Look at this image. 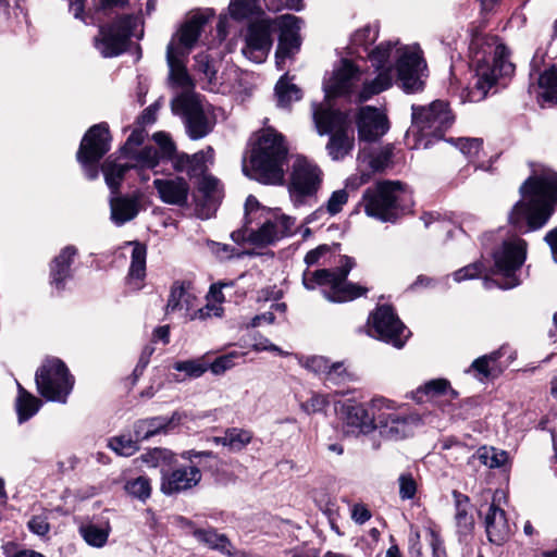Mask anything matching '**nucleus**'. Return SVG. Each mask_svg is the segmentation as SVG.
Returning a JSON list of instances; mask_svg holds the SVG:
<instances>
[{"instance_id": "obj_38", "label": "nucleus", "mask_w": 557, "mask_h": 557, "mask_svg": "<svg viewBox=\"0 0 557 557\" xmlns=\"http://www.w3.org/2000/svg\"><path fill=\"white\" fill-rule=\"evenodd\" d=\"M133 169L131 162L119 163L109 157L102 164L101 170L108 187L112 193H117L125 173Z\"/></svg>"}, {"instance_id": "obj_28", "label": "nucleus", "mask_w": 557, "mask_h": 557, "mask_svg": "<svg viewBox=\"0 0 557 557\" xmlns=\"http://www.w3.org/2000/svg\"><path fill=\"white\" fill-rule=\"evenodd\" d=\"M160 199L168 205L183 207L187 203L189 185L183 177L157 178L153 181Z\"/></svg>"}, {"instance_id": "obj_25", "label": "nucleus", "mask_w": 557, "mask_h": 557, "mask_svg": "<svg viewBox=\"0 0 557 557\" xmlns=\"http://www.w3.org/2000/svg\"><path fill=\"white\" fill-rule=\"evenodd\" d=\"M361 82V72L351 61L344 59L334 71L331 79L324 84L326 97H351L355 88Z\"/></svg>"}, {"instance_id": "obj_33", "label": "nucleus", "mask_w": 557, "mask_h": 557, "mask_svg": "<svg viewBox=\"0 0 557 557\" xmlns=\"http://www.w3.org/2000/svg\"><path fill=\"white\" fill-rule=\"evenodd\" d=\"M193 535L195 539L211 549L219 550L220 553L228 557H246V554L242 550L234 548L230 540L225 534L218 533L214 529H194Z\"/></svg>"}, {"instance_id": "obj_42", "label": "nucleus", "mask_w": 557, "mask_h": 557, "mask_svg": "<svg viewBox=\"0 0 557 557\" xmlns=\"http://www.w3.org/2000/svg\"><path fill=\"white\" fill-rule=\"evenodd\" d=\"M139 459L150 468L169 469L175 461V455L168 448L154 447L141 454Z\"/></svg>"}, {"instance_id": "obj_63", "label": "nucleus", "mask_w": 557, "mask_h": 557, "mask_svg": "<svg viewBox=\"0 0 557 557\" xmlns=\"http://www.w3.org/2000/svg\"><path fill=\"white\" fill-rule=\"evenodd\" d=\"M483 271V264L481 262H474L463 267L462 269L454 272L453 276L456 282L465 280H471L476 277Z\"/></svg>"}, {"instance_id": "obj_39", "label": "nucleus", "mask_w": 557, "mask_h": 557, "mask_svg": "<svg viewBox=\"0 0 557 557\" xmlns=\"http://www.w3.org/2000/svg\"><path fill=\"white\" fill-rule=\"evenodd\" d=\"M252 440V433L245 429L230 428L222 436L214 437L216 444L228 447L232 451H240Z\"/></svg>"}, {"instance_id": "obj_55", "label": "nucleus", "mask_w": 557, "mask_h": 557, "mask_svg": "<svg viewBox=\"0 0 557 557\" xmlns=\"http://www.w3.org/2000/svg\"><path fill=\"white\" fill-rule=\"evenodd\" d=\"M455 145L471 162L479 157L483 141L481 138H457Z\"/></svg>"}, {"instance_id": "obj_15", "label": "nucleus", "mask_w": 557, "mask_h": 557, "mask_svg": "<svg viewBox=\"0 0 557 557\" xmlns=\"http://www.w3.org/2000/svg\"><path fill=\"white\" fill-rule=\"evenodd\" d=\"M172 110L183 116L188 137L198 140L209 135L214 126V120L210 117L200 99L194 95L184 92L172 101Z\"/></svg>"}, {"instance_id": "obj_47", "label": "nucleus", "mask_w": 557, "mask_h": 557, "mask_svg": "<svg viewBox=\"0 0 557 557\" xmlns=\"http://www.w3.org/2000/svg\"><path fill=\"white\" fill-rule=\"evenodd\" d=\"M173 369L178 372H184L188 377L197 379L209 370V362L206 361L205 357H199L195 359L176 361L173 364Z\"/></svg>"}, {"instance_id": "obj_46", "label": "nucleus", "mask_w": 557, "mask_h": 557, "mask_svg": "<svg viewBox=\"0 0 557 557\" xmlns=\"http://www.w3.org/2000/svg\"><path fill=\"white\" fill-rule=\"evenodd\" d=\"M139 443L132 432L110 438L108 446L117 455L129 457L139 450Z\"/></svg>"}, {"instance_id": "obj_11", "label": "nucleus", "mask_w": 557, "mask_h": 557, "mask_svg": "<svg viewBox=\"0 0 557 557\" xmlns=\"http://www.w3.org/2000/svg\"><path fill=\"white\" fill-rule=\"evenodd\" d=\"M525 257V240L518 236L504 240L502 246L493 252L495 273L500 275V280L485 277L484 287L491 289L496 286L502 289H510L520 285L521 281L516 272L524 263Z\"/></svg>"}, {"instance_id": "obj_54", "label": "nucleus", "mask_w": 557, "mask_h": 557, "mask_svg": "<svg viewBox=\"0 0 557 557\" xmlns=\"http://www.w3.org/2000/svg\"><path fill=\"white\" fill-rule=\"evenodd\" d=\"M324 375L325 385H341L350 380V374L341 361L330 363Z\"/></svg>"}, {"instance_id": "obj_4", "label": "nucleus", "mask_w": 557, "mask_h": 557, "mask_svg": "<svg viewBox=\"0 0 557 557\" xmlns=\"http://www.w3.org/2000/svg\"><path fill=\"white\" fill-rule=\"evenodd\" d=\"M287 154L283 135L271 127L262 129L251 150L252 176L263 184H281Z\"/></svg>"}, {"instance_id": "obj_19", "label": "nucleus", "mask_w": 557, "mask_h": 557, "mask_svg": "<svg viewBox=\"0 0 557 557\" xmlns=\"http://www.w3.org/2000/svg\"><path fill=\"white\" fill-rule=\"evenodd\" d=\"M393 50L391 41L380 44L373 49H369L363 54L368 58L376 70H381L377 76L372 81H366L362 83V89L358 92L356 99L359 102L369 100L372 96L377 95L392 86L393 74L391 67H385L388 63Z\"/></svg>"}, {"instance_id": "obj_34", "label": "nucleus", "mask_w": 557, "mask_h": 557, "mask_svg": "<svg viewBox=\"0 0 557 557\" xmlns=\"http://www.w3.org/2000/svg\"><path fill=\"white\" fill-rule=\"evenodd\" d=\"M196 296L191 290V284L186 281H176L173 283L168 304L166 312L189 311L194 307Z\"/></svg>"}, {"instance_id": "obj_45", "label": "nucleus", "mask_w": 557, "mask_h": 557, "mask_svg": "<svg viewBox=\"0 0 557 557\" xmlns=\"http://www.w3.org/2000/svg\"><path fill=\"white\" fill-rule=\"evenodd\" d=\"M133 251L131 256V265L128 276L131 278L143 280L146 275L147 248L138 242H131Z\"/></svg>"}, {"instance_id": "obj_22", "label": "nucleus", "mask_w": 557, "mask_h": 557, "mask_svg": "<svg viewBox=\"0 0 557 557\" xmlns=\"http://www.w3.org/2000/svg\"><path fill=\"white\" fill-rule=\"evenodd\" d=\"M201 478V471L196 465L162 469L160 491L168 496L177 495L197 486Z\"/></svg>"}, {"instance_id": "obj_30", "label": "nucleus", "mask_w": 557, "mask_h": 557, "mask_svg": "<svg viewBox=\"0 0 557 557\" xmlns=\"http://www.w3.org/2000/svg\"><path fill=\"white\" fill-rule=\"evenodd\" d=\"M485 532L491 543L503 545L510 536L506 512L494 502L488 506L484 518Z\"/></svg>"}, {"instance_id": "obj_37", "label": "nucleus", "mask_w": 557, "mask_h": 557, "mask_svg": "<svg viewBox=\"0 0 557 557\" xmlns=\"http://www.w3.org/2000/svg\"><path fill=\"white\" fill-rule=\"evenodd\" d=\"M393 147L386 146L372 152L360 151L358 161L367 163L371 172H383L392 165Z\"/></svg>"}, {"instance_id": "obj_58", "label": "nucleus", "mask_w": 557, "mask_h": 557, "mask_svg": "<svg viewBox=\"0 0 557 557\" xmlns=\"http://www.w3.org/2000/svg\"><path fill=\"white\" fill-rule=\"evenodd\" d=\"M348 201V193L346 189H338L332 193L325 205V211L330 215L339 213Z\"/></svg>"}, {"instance_id": "obj_17", "label": "nucleus", "mask_w": 557, "mask_h": 557, "mask_svg": "<svg viewBox=\"0 0 557 557\" xmlns=\"http://www.w3.org/2000/svg\"><path fill=\"white\" fill-rule=\"evenodd\" d=\"M396 62L397 83L407 94H414L423 89L422 73L426 67L419 47H404L397 50Z\"/></svg>"}, {"instance_id": "obj_43", "label": "nucleus", "mask_w": 557, "mask_h": 557, "mask_svg": "<svg viewBox=\"0 0 557 557\" xmlns=\"http://www.w3.org/2000/svg\"><path fill=\"white\" fill-rule=\"evenodd\" d=\"M124 158L129 160L133 169H154L161 161L158 149L152 146L135 150Z\"/></svg>"}, {"instance_id": "obj_36", "label": "nucleus", "mask_w": 557, "mask_h": 557, "mask_svg": "<svg viewBox=\"0 0 557 557\" xmlns=\"http://www.w3.org/2000/svg\"><path fill=\"white\" fill-rule=\"evenodd\" d=\"M379 36V29L375 25H366L362 28L357 29L351 38L348 46L349 53L355 54L360 59H364L363 54L368 52L370 46L376 40Z\"/></svg>"}, {"instance_id": "obj_35", "label": "nucleus", "mask_w": 557, "mask_h": 557, "mask_svg": "<svg viewBox=\"0 0 557 557\" xmlns=\"http://www.w3.org/2000/svg\"><path fill=\"white\" fill-rule=\"evenodd\" d=\"M111 220L121 226L133 220L139 212V202L136 198L116 197L110 201Z\"/></svg>"}, {"instance_id": "obj_40", "label": "nucleus", "mask_w": 557, "mask_h": 557, "mask_svg": "<svg viewBox=\"0 0 557 557\" xmlns=\"http://www.w3.org/2000/svg\"><path fill=\"white\" fill-rule=\"evenodd\" d=\"M275 96L277 98V106L281 108H288L292 102L298 101L302 97V92L297 85L288 81L287 74L283 75L275 85Z\"/></svg>"}, {"instance_id": "obj_29", "label": "nucleus", "mask_w": 557, "mask_h": 557, "mask_svg": "<svg viewBox=\"0 0 557 557\" xmlns=\"http://www.w3.org/2000/svg\"><path fill=\"white\" fill-rule=\"evenodd\" d=\"M263 7L277 12L283 9V0H231L228 12L233 20L244 21L263 14Z\"/></svg>"}, {"instance_id": "obj_49", "label": "nucleus", "mask_w": 557, "mask_h": 557, "mask_svg": "<svg viewBox=\"0 0 557 557\" xmlns=\"http://www.w3.org/2000/svg\"><path fill=\"white\" fill-rule=\"evenodd\" d=\"M79 533L87 544L95 547H102L107 541L109 533L104 529L95 524H85L79 528Z\"/></svg>"}, {"instance_id": "obj_32", "label": "nucleus", "mask_w": 557, "mask_h": 557, "mask_svg": "<svg viewBox=\"0 0 557 557\" xmlns=\"http://www.w3.org/2000/svg\"><path fill=\"white\" fill-rule=\"evenodd\" d=\"M76 253L77 249L74 246H66L51 261L50 283L55 289H64L66 281L72 277L71 265Z\"/></svg>"}, {"instance_id": "obj_31", "label": "nucleus", "mask_w": 557, "mask_h": 557, "mask_svg": "<svg viewBox=\"0 0 557 557\" xmlns=\"http://www.w3.org/2000/svg\"><path fill=\"white\" fill-rule=\"evenodd\" d=\"M213 153L214 151L211 146L191 156L182 152L174 158V169L178 172H186L190 177L201 176L208 169L207 163H212Z\"/></svg>"}, {"instance_id": "obj_26", "label": "nucleus", "mask_w": 557, "mask_h": 557, "mask_svg": "<svg viewBox=\"0 0 557 557\" xmlns=\"http://www.w3.org/2000/svg\"><path fill=\"white\" fill-rule=\"evenodd\" d=\"M356 124L359 139L369 143L379 140L389 128L386 115L371 106L359 109Z\"/></svg>"}, {"instance_id": "obj_10", "label": "nucleus", "mask_w": 557, "mask_h": 557, "mask_svg": "<svg viewBox=\"0 0 557 557\" xmlns=\"http://www.w3.org/2000/svg\"><path fill=\"white\" fill-rule=\"evenodd\" d=\"M370 409L376 413L375 430L381 437L388 441H400L413 434L421 424V417L413 411L396 406L384 397H375Z\"/></svg>"}, {"instance_id": "obj_50", "label": "nucleus", "mask_w": 557, "mask_h": 557, "mask_svg": "<svg viewBox=\"0 0 557 557\" xmlns=\"http://www.w3.org/2000/svg\"><path fill=\"white\" fill-rule=\"evenodd\" d=\"M124 488L131 496L143 502L149 498L151 494L150 480L146 476L128 480Z\"/></svg>"}, {"instance_id": "obj_57", "label": "nucleus", "mask_w": 557, "mask_h": 557, "mask_svg": "<svg viewBox=\"0 0 557 557\" xmlns=\"http://www.w3.org/2000/svg\"><path fill=\"white\" fill-rule=\"evenodd\" d=\"M329 405L330 400L327 396L313 393L307 401L301 404V409L308 414H313L323 412L329 407Z\"/></svg>"}, {"instance_id": "obj_6", "label": "nucleus", "mask_w": 557, "mask_h": 557, "mask_svg": "<svg viewBox=\"0 0 557 557\" xmlns=\"http://www.w3.org/2000/svg\"><path fill=\"white\" fill-rule=\"evenodd\" d=\"M361 205L368 216L395 223L409 210L411 197L399 181H380L363 191Z\"/></svg>"}, {"instance_id": "obj_16", "label": "nucleus", "mask_w": 557, "mask_h": 557, "mask_svg": "<svg viewBox=\"0 0 557 557\" xmlns=\"http://www.w3.org/2000/svg\"><path fill=\"white\" fill-rule=\"evenodd\" d=\"M368 324L371 336L396 348L404 347L410 334L394 309L387 305L377 307L369 317Z\"/></svg>"}, {"instance_id": "obj_14", "label": "nucleus", "mask_w": 557, "mask_h": 557, "mask_svg": "<svg viewBox=\"0 0 557 557\" xmlns=\"http://www.w3.org/2000/svg\"><path fill=\"white\" fill-rule=\"evenodd\" d=\"M110 143L111 135L107 123L91 126L84 135L76 157L88 180L98 177V162L110 150Z\"/></svg>"}, {"instance_id": "obj_23", "label": "nucleus", "mask_w": 557, "mask_h": 557, "mask_svg": "<svg viewBox=\"0 0 557 557\" xmlns=\"http://www.w3.org/2000/svg\"><path fill=\"white\" fill-rule=\"evenodd\" d=\"M276 29L280 35L275 58L276 64L281 66L286 58L293 57L300 49V20L292 14L281 15L276 17Z\"/></svg>"}, {"instance_id": "obj_41", "label": "nucleus", "mask_w": 557, "mask_h": 557, "mask_svg": "<svg viewBox=\"0 0 557 557\" xmlns=\"http://www.w3.org/2000/svg\"><path fill=\"white\" fill-rule=\"evenodd\" d=\"M473 458L490 469L503 468L509 460L508 453L492 446H482L474 454Z\"/></svg>"}, {"instance_id": "obj_7", "label": "nucleus", "mask_w": 557, "mask_h": 557, "mask_svg": "<svg viewBox=\"0 0 557 557\" xmlns=\"http://www.w3.org/2000/svg\"><path fill=\"white\" fill-rule=\"evenodd\" d=\"M355 267V261L348 256H341L339 267L336 269H321L302 273V285L312 290L317 286H327L322 294L331 302L351 301L367 293V288L347 281V276Z\"/></svg>"}, {"instance_id": "obj_51", "label": "nucleus", "mask_w": 557, "mask_h": 557, "mask_svg": "<svg viewBox=\"0 0 557 557\" xmlns=\"http://www.w3.org/2000/svg\"><path fill=\"white\" fill-rule=\"evenodd\" d=\"M32 400L16 398L15 408L20 423H23L35 416L41 407V400L32 394Z\"/></svg>"}, {"instance_id": "obj_27", "label": "nucleus", "mask_w": 557, "mask_h": 557, "mask_svg": "<svg viewBox=\"0 0 557 557\" xmlns=\"http://www.w3.org/2000/svg\"><path fill=\"white\" fill-rule=\"evenodd\" d=\"M181 421L178 412H173L172 416H158L145 419H139L133 424V433L137 441H146L158 434H166Z\"/></svg>"}, {"instance_id": "obj_60", "label": "nucleus", "mask_w": 557, "mask_h": 557, "mask_svg": "<svg viewBox=\"0 0 557 557\" xmlns=\"http://www.w3.org/2000/svg\"><path fill=\"white\" fill-rule=\"evenodd\" d=\"M399 496L401 499H412L417 492V483L411 473H403L398 478Z\"/></svg>"}, {"instance_id": "obj_2", "label": "nucleus", "mask_w": 557, "mask_h": 557, "mask_svg": "<svg viewBox=\"0 0 557 557\" xmlns=\"http://www.w3.org/2000/svg\"><path fill=\"white\" fill-rule=\"evenodd\" d=\"M522 200L511 209L508 221L516 232L528 233L543 227L557 203V173L530 176L520 187Z\"/></svg>"}, {"instance_id": "obj_61", "label": "nucleus", "mask_w": 557, "mask_h": 557, "mask_svg": "<svg viewBox=\"0 0 557 557\" xmlns=\"http://www.w3.org/2000/svg\"><path fill=\"white\" fill-rule=\"evenodd\" d=\"M146 131L144 128L134 129L128 136L126 143L121 148V154L125 157L128 156L131 152L135 151V148L144 143Z\"/></svg>"}, {"instance_id": "obj_52", "label": "nucleus", "mask_w": 557, "mask_h": 557, "mask_svg": "<svg viewBox=\"0 0 557 557\" xmlns=\"http://www.w3.org/2000/svg\"><path fill=\"white\" fill-rule=\"evenodd\" d=\"M153 140L159 146L160 160H171L174 163V158L180 153L176 151L174 143L163 132H158L153 135Z\"/></svg>"}, {"instance_id": "obj_64", "label": "nucleus", "mask_w": 557, "mask_h": 557, "mask_svg": "<svg viewBox=\"0 0 557 557\" xmlns=\"http://www.w3.org/2000/svg\"><path fill=\"white\" fill-rule=\"evenodd\" d=\"M428 540H429V545L432 550V557H447L444 542L436 531H434L433 529H429L428 530Z\"/></svg>"}, {"instance_id": "obj_5", "label": "nucleus", "mask_w": 557, "mask_h": 557, "mask_svg": "<svg viewBox=\"0 0 557 557\" xmlns=\"http://www.w3.org/2000/svg\"><path fill=\"white\" fill-rule=\"evenodd\" d=\"M213 15L212 11H199L195 13L181 29L173 36L166 47V63L169 66V79L172 85L189 89L193 82L187 73L185 59L197 42L203 26Z\"/></svg>"}, {"instance_id": "obj_3", "label": "nucleus", "mask_w": 557, "mask_h": 557, "mask_svg": "<svg viewBox=\"0 0 557 557\" xmlns=\"http://www.w3.org/2000/svg\"><path fill=\"white\" fill-rule=\"evenodd\" d=\"M474 77L470 89L473 101L483 100L497 78L510 76L515 65L508 61V49L496 36L475 39L471 45Z\"/></svg>"}, {"instance_id": "obj_12", "label": "nucleus", "mask_w": 557, "mask_h": 557, "mask_svg": "<svg viewBox=\"0 0 557 557\" xmlns=\"http://www.w3.org/2000/svg\"><path fill=\"white\" fill-rule=\"evenodd\" d=\"M35 382L38 393L46 400L66 404L75 380L62 360L52 358L37 369Z\"/></svg>"}, {"instance_id": "obj_53", "label": "nucleus", "mask_w": 557, "mask_h": 557, "mask_svg": "<svg viewBox=\"0 0 557 557\" xmlns=\"http://www.w3.org/2000/svg\"><path fill=\"white\" fill-rule=\"evenodd\" d=\"M272 211L262 207L256 197L248 196L245 202V218L247 224H253L263 216L269 215Z\"/></svg>"}, {"instance_id": "obj_59", "label": "nucleus", "mask_w": 557, "mask_h": 557, "mask_svg": "<svg viewBox=\"0 0 557 557\" xmlns=\"http://www.w3.org/2000/svg\"><path fill=\"white\" fill-rule=\"evenodd\" d=\"M238 357V352L233 351L214 359L213 362L209 363V370L214 375H221L227 370L235 366L234 359Z\"/></svg>"}, {"instance_id": "obj_62", "label": "nucleus", "mask_w": 557, "mask_h": 557, "mask_svg": "<svg viewBox=\"0 0 557 557\" xmlns=\"http://www.w3.org/2000/svg\"><path fill=\"white\" fill-rule=\"evenodd\" d=\"M196 70L203 74L209 83L214 81L216 71L207 54H198L196 57Z\"/></svg>"}, {"instance_id": "obj_18", "label": "nucleus", "mask_w": 557, "mask_h": 557, "mask_svg": "<svg viewBox=\"0 0 557 557\" xmlns=\"http://www.w3.org/2000/svg\"><path fill=\"white\" fill-rule=\"evenodd\" d=\"M393 50L391 41L380 44L373 49H369L363 54L368 58L376 70H381L377 76L372 81H366L362 83V89L358 92L356 99L359 102L369 100L372 96L377 95L392 86L393 74L391 67H385L388 63Z\"/></svg>"}, {"instance_id": "obj_1", "label": "nucleus", "mask_w": 557, "mask_h": 557, "mask_svg": "<svg viewBox=\"0 0 557 557\" xmlns=\"http://www.w3.org/2000/svg\"><path fill=\"white\" fill-rule=\"evenodd\" d=\"M70 12L74 17L85 24H98L99 35L95 37V47L104 58H112L123 53L135 34L139 18L132 14L119 15L110 23L106 18L116 15L128 2V0H92L94 13L86 14L84 4L86 0H69ZM147 13L154 10V0L146 3Z\"/></svg>"}, {"instance_id": "obj_21", "label": "nucleus", "mask_w": 557, "mask_h": 557, "mask_svg": "<svg viewBox=\"0 0 557 557\" xmlns=\"http://www.w3.org/2000/svg\"><path fill=\"white\" fill-rule=\"evenodd\" d=\"M294 219L275 211L256 221L258 228L250 231V244L268 246L292 234Z\"/></svg>"}, {"instance_id": "obj_13", "label": "nucleus", "mask_w": 557, "mask_h": 557, "mask_svg": "<svg viewBox=\"0 0 557 557\" xmlns=\"http://www.w3.org/2000/svg\"><path fill=\"white\" fill-rule=\"evenodd\" d=\"M321 169L305 157H298L292 168L288 193L296 207L307 203L314 198L322 185Z\"/></svg>"}, {"instance_id": "obj_48", "label": "nucleus", "mask_w": 557, "mask_h": 557, "mask_svg": "<svg viewBox=\"0 0 557 557\" xmlns=\"http://www.w3.org/2000/svg\"><path fill=\"white\" fill-rule=\"evenodd\" d=\"M449 382L445 379H436L426 382L423 386L417 388L413 394V399L418 403L424 400V396H440L447 392Z\"/></svg>"}, {"instance_id": "obj_9", "label": "nucleus", "mask_w": 557, "mask_h": 557, "mask_svg": "<svg viewBox=\"0 0 557 557\" xmlns=\"http://www.w3.org/2000/svg\"><path fill=\"white\" fill-rule=\"evenodd\" d=\"M412 124L408 136L414 137V148L428 149L433 141L443 139L455 121L448 103L435 100L429 106H412Z\"/></svg>"}, {"instance_id": "obj_56", "label": "nucleus", "mask_w": 557, "mask_h": 557, "mask_svg": "<svg viewBox=\"0 0 557 557\" xmlns=\"http://www.w3.org/2000/svg\"><path fill=\"white\" fill-rule=\"evenodd\" d=\"M457 532L461 535H468L471 533L474 527V520L472 515L469 513L468 508L466 506H460L458 504V510H456L455 515Z\"/></svg>"}, {"instance_id": "obj_8", "label": "nucleus", "mask_w": 557, "mask_h": 557, "mask_svg": "<svg viewBox=\"0 0 557 557\" xmlns=\"http://www.w3.org/2000/svg\"><path fill=\"white\" fill-rule=\"evenodd\" d=\"M312 117L319 135H330L326 151L333 161H341L355 146L348 115L324 104H312Z\"/></svg>"}, {"instance_id": "obj_24", "label": "nucleus", "mask_w": 557, "mask_h": 557, "mask_svg": "<svg viewBox=\"0 0 557 557\" xmlns=\"http://www.w3.org/2000/svg\"><path fill=\"white\" fill-rule=\"evenodd\" d=\"M341 413L347 434L358 436L367 435L375 431L376 413L373 409H371L370 413L366 405L347 401L343 404Z\"/></svg>"}, {"instance_id": "obj_44", "label": "nucleus", "mask_w": 557, "mask_h": 557, "mask_svg": "<svg viewBox=\"0 0 557 557\" xmlns=\"http://www.w3.org/2000/svg\"><path fill=\"white\" fill-rule=\"evenodd\" d=\"M539 96L544 102L557 104V72L554 69L544 71L539 77Z\"/></svg>"}, {"instance_id": "obj_20", "label": "nucleus", "mask_w": 557, "mask_h": 557, "mask_svg": "<svg viewBox=\"0 0 557 557\" xmlns=\"http://www.w3.org/2000/svg\"><path fill=\"white\" fill-rule=\"evenodd\" d=\"M275 30L276 18L261 17L251 22L245 34L243 54L256 63L263 62L272 48Z\"/></svg>"}]
</instances>
